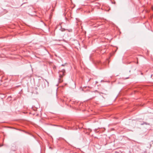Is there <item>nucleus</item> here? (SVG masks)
Instances as JSON below:
<instances>
[{
  "mask_svg": "<svg viewBox=\"0 0 153 153\" xmlns=\"http://www.w3.org/2000/svg\"><path fill=\"white\" fill-rule=\"evenodd\" d=\"M65 29H62V31H65Z\"/></svg>",
  "mask_w": 153,
  "mask_h": 153,
  "instance_id": "4",
  "label": "nucleus"
},
{
  "mask_svg": "<svg viewBox=\"0 0 153 153\" xmlns=\"http://www.w3.org/2000/svg\"><path fill=\"white\" fill-rule=\"evenodd\" d=\"M65 72V71L64 69H62V71L59 72V77H62L64 75V73Z\"/></svg>",
  "mask_w": 153,
  "mask_h": 153,
  "instance_id": "1",
  "label": "nucleus"
},
{
  "mask_svg": "<svg viewBox=\"0 0 153 153\" xmlns=\"http://www.w3.org/2000/svg\"><path fill=\"white\" fill-rule=\"evenodd\" d=\"M45 81L47 82V84H48V82L46 80H45Z\"/></svg>",
  "mask_w": 153,
  "mask_h": 153,
  "instance_id": "3",
  "label": "nucleus"
},
{
  "mask_svg": "<svg viewBox=\"0 0 153 153\" xmlns=\"http://www.w3.org/2000/svg\"><path fill=\"white\" fill-rule=\"evenodd\" d=\"M74 123H73V124H72V125L74 126Z\"/></svg>",
  "mask_w": 153,
  "mask_h": 153,
  "instance_id": "5",
  "label": "nucleus"
},
{
  "mask_svg": "<svg viewBox=\"0 0 153 153\" xmlns=\"http://www.w3.org/2000/svg\"><path fill=\"white\" fill-rule=\"evenodd\" d=\"M144 124L146 125H149V123H148L146 122H143V123L141 124V125H143Z\"/></svg>",
  "mask_w": 153,
  "mask_h": 153,
  "instance_id": "2",
  "label": "nucleus"
},
{
  "mask_svg": "<svg viewBox=\"0 0 153 153\" xmlns=\"http://www.w3.org/2000/svg\"><path fill=\"white\" fill-rule=\"evenodd\" d=\"M61 66H64V65H63V64H62V65H61Z\"/></svg>",
  "mask_w": 153,
  "mask_h": 153,
  "instance_id": "6",
  "label": "nucleus"
}]
</instances>
